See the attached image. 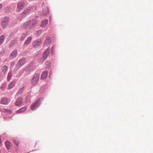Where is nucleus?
<instances>
[{
    "instance_id": "27",
    "label": "nucleus",
    "mask_w": 153,
    "mask_h": 153,
    "mask_svg": "<svg viewBox=\"0 0 153 153\" xmlns=\"http://www.w3.org/2000/svg\"><path fill=\"white\" fill-rule=\"evenodd\" d=\"M16 42V41L15 40L13 41L10 44V45L12 46L13 45V44H14Z\"/></svg>"
},
{
    "instance_id": "8",
    "label": "nucleus",
    "mask_w": 153,
    "mask_h": 153,
    "mask_svg": "<svg viewBox=\"0 0 153 153\" xmlns=\"http://www.w3.org/2000/svg\"><path fill=\"white\" fill-rule=\"evenodd\" d=\"M22 103V98H18L15 103V105L16 106H19Z\"/></svg>"
},
{
    "instance_id": "28",
    "label": "nucleus",
    "mask_w": 153,
    "mask_h": 153,
    "mask_svg": "<svg viewBox=\"0 0 153 153\" xmlns=\"http://www.w3.org/2000/svg\"><path fill=\"white\" fill-rule=\"evenodd\" d=\"M42 31L41 30H39L36 33V34L38 35V34H40L41 33Z\"/></svg>"
},
{
    "instance_id": "1",
    "label": "nucleus",
    "mask_w": 153,
    "mask_h": 153,
    "mask_svg": "<svg viewBox=\"0 0 153 153\" xmlns=\"http://www.w3.org/2000/svg\"><path fill=\"white\" fill-rule=\"evenodd\" d=\"M39 77V74H34L31 81V83L33 85H35L38 82Z\"/></svg>"
},
{
    "instance_id": "17",
    "label": "nucleus",
    "mask_w": 153,
    "mask_h": 153,
    "mask_svg": "<svg viewBox=\"0 0 153 153\" xmlns=\"http://www.w3.org/2000/svg\"><path fill=\"white\" fill-rule=\"evenodd\" d=\"M1 103L3 104H5L7 103V99L6 98H4L1 99Z\"/></svg>"
},
{
    "instance_id": "12",
    "label": "nucleus",
    "mask_w": 153,
    "mask_h": 153,
    "mask_svg": "<svg viewBox=\"0 0 153 153\" xmlns=\"http://www.w3.org/2000/svg\"><path fill=\"white\" fill-rule=\"evenodd\" d=\"M50 50L48 49L46 50L43 54V56L45 59L47 56H48Z\"/></svg>"
},
{
    "instance_id": "14",
    "label": "nucleus",
    "mask_w": 153,
    "mask_h": 153,
    "mask_svg": "<svg viewBox=\"0 0 153 153\" xmlns=\"http://www.w3.org/2000/svg\"><path fill=\"white\" fill-rule=\"evenodd\" d=\"M27 109V107H25L21 108L19 110L17 111L16 112L17 113H22L25 111Z\"/></svg>"
},
{
    "instance_id": "20",
    "label": "nucleus",
    "mask_w": 153,
    "mask_h": 153,
    "mask_svg": "<svg viewBox=\"0 0 153 153\" xmlns=\"http://www.w3.org/2000/svg\"><path fill=\"white\" fill-rule=\"evenodd\" d=\"M32 27L34 26L37 23V21L36 20H33L30 21Z\"/></svg>"
},
{
    "instance_id": "6",
    "label": "nucleus",
    "mask_w": 153,
    "mask_h": 153,
    "mask_svg": "<svg viewBox=\"0 0 153 153\" xmlns=\"http://www.w3.org/2000/svg\"><path fill=\"white\" fill-rule=\"evenodd\" d=\"M41 43V41L40 39H38L36 41L34 42L33 43V46L34 47L36 48L40 45Z\"/></svg>"
},
{
    "instance_id": "29",
    "label": "nucleus",
    "mask_w": 153,
    "mask_h": 153,
    "mask_svg": "<svg viewBox=\"0 0 153 153\" xmlns=\"http://www.w3.org/2000/svg\"><path fill=\"white\" fill-rule=\"evenodd\" d=\"M2 7V5L1 4H0V10L1 9Z\"/></svg>"
},
{
    "instance_id": "23",
    "label": "nucleus",
    "mask_w": 153,
    "mask_h": 153,
    "mask_svg": "<svg viewBox=\"0 0 153 153\" xmlns=\"http://www.w3.org/2000/svg\"><path fill=\"white\" fill-rule=\"evenodd\" d=\"M12 76V74L11 72H9L8 74L7 75V80L8 81H9L11 77Z\"/></svg>"
},
{
    "instance_id": "9",
    "label": "nucleus",
    "mask_w": 153,
    "mask_h": 153,
    "mask_svg": "<svg viewBox=\"0 0 153 153\" xmlns=\"http://www.w3.org/2000/svg\"><path fill=\"white\" fill-rule=\"evenodd\" d=\"M51 42V39L49 37H48L45 42L44 45L47 46L50 44Z\"/></svg>"
},
{
    "instance_id": "18",
    "label": "nucleus",
    "mask_w": 153,
    "mask_h": 153,
    "mask_svg": "<svg viewBox=\"0 0 153 153\" xmlns=\"http://www.w3.org/2000/svg\"><path fill=\"white\" fill-rule=\"evenodd\" d=\"M15 82H12L9 85L8 87V89H10L13 88L15 85Z\"/></svg>"
},
{
    "instance_id": "15",
    "label": "nucleus",
    "mask_w": 153,
    "mask_h": 153,
    "mask_svg": "<svg viewBox=\"0 0 153 153\" xmlns=\"http://www.w3.org/2000/svg\"><path fill=\"white\" fill-rule=\"evenodd\" d=\"M31 9L32 8L31 7H29L28 8L22 13L21 15L24 16V15H25L27 13H29L30 10H31Z\"/></svg>"
},
{
    "instance_id": "19",
    "label": "nucleus",
    "mask_w": 153,
    "mask_h": 153,
    "mask_svg": "<svg viewBox=\"0 0 153 153\" xmlns=\"http://www.w3.org/2000/svg\"><path fill=\"white\" fill-rule=\"evenodd\" d=\"M6 147L7 149H9L10 147V143L7 141L5 143Z\"/></svg>"
},
{
    "instance_id": "24",
    "label": "nucleus",
    "mask_w": 153,
    "mask_h": 153,
    "mask_svg": "<svg viewBox=\"0 0 153 153\" xmlns=\"http://www.w3.org/2000/svg\"><path fill=\"white\" fill-rule=\"evenodd\" d=\"M14 142L15 143L17 146H18L19 144V142L18 141L16 140H14Z\"/></svg>"
},
{
    "instance_id": "13",
    "label": "nucleus",
    "mask_w": 153,
    "mask_h": 153,
    "mask_svg": "<svg viewBox=\"0 0 153 153\" xmlns=\"http://www.w3.org/2000/svg\"><path fill=\"white\" fill-rule=\"evenodd\" d=\"M32 39V37L30 36H29L27 39L25 41L24 45H26L28 44L31 40Z\"/></svg>"
},
{
    "instance_id": "11",
    "label": "nucleus",
    "mask_w": 153,
    "mask_h": 153,
    "mask_svg": "<svg viewBox=\"0 0 153 153\" xmlns=\"http://www.w3.org/2000/svg\"><path fill=\"white\" fill-rule=\"evenodd\" d=\"M48 21L47 19H44L42 22L40 26L43 27L45 26L48 24Z\"/></svg>"
},
{
    "instance_id": "2",
    "label": "nucleus",
    "mask_w": 153,
    "mask_h": 153,
    "mask_svg": "<svg viewBox=\"0 0 153 153\" xmlns=\"http://www.w3.org/2000/svg\"><path fill=\"white\" fill-rule=\"evenodd\" d=\"M8 18L6 17L4 18L1 20V24L2 27L3 28H4L8 24Z\"/></svg>"
},
{
    "instance_id": "22",
    "label": "nucleus",
    "mask_w": 153,
    "mask_h": 153,
    "mask_svg": "<svg viewBox=\"0 0 153 153\" xmlns=\"http://www.w3.org/2000/svg\"><path fill=\"white\" fill-rule=\"evenodd\" d=\"M2 71L4 73H5L7 71V67L6 65H4L2 67Z\"/></svg>"
},
{
    "instance_id": "10",
    "label": "nucleus",
    "mask_w": 153,
    "mask_h": 153,
    "mask_svg": "<svg viewBox=\"0 0 153 153\" xmlns=\"http://www.w3.org/2000/svg\"><path fill=\"white\" fill-rule=\"evenodd\" d=\"M48 71H45L42 74L41 76V78L42 79H45L48 75Z\"/></svg>"
},
{
    "instance_id": "31",
    "label": "nucleus",
    "mask_w": 153,
    "mask_h": 153,
    "mask_svg": "<svg viewBox=\"0 0 153 153\" xmlns=\"http://www.w3.org/2000/svg\"><path fill=\"white\" fill-rule=\"evenodd\" d=\"M1 139H0V145H1Z\"/></svg>"
},
{
    "instance_id": "30",
    "label": "nucleus",
    "mask_w": 153,
    "mask_h": 153,
    "mask_svg": "<svg viewBox=\"0 0 153 153\" xmlns=\"http://www.w3.org/2000/svg\"><path fill=\"white\" fill-rule=\"evenodd\" d=\"M48 12V11L47 10L46 12L45 13H44V14H46Z\"/></svg>"
},
{
    "instance_id": "25",
    "label": "nucleus",
    "mask_w": 153,
    "mask_h": 153,
    "mask_svg": "<svg viewBox=\"0 0 153 153\" xmlns=\"http://www.w3.org/2000/svg\"><path fill=\"white\" fill-rule=\"evenodd\" d=\"M25 36H26L24 35H22V37H21L20 40H23L25 39Z\"/></svg>"
},
{
    "instance_id": "16",
    "label": "nucleus",
    "mask_w": 153,
    "mask_h": 153,
    "mask_svg": "<svg viewBox=\"0 0 153 153\" xmlns=\"http://www.w3.org/2000/svg\"><path fill=\"white\" fill-rule=\"evenodd\" d=\"M25 59H22L20 60L18 63V65L21 66L25 62Z\"/></svg>"
},
{
    "instance_id": "7",
    "label": "nucleus",
    "mask_w": 153,
    "mask_h": 153,
    "mask_svg": "<svg viewBox=\"0 0 153 153\" xmlns=\"http://www.w3.org/2000/svg\"><path fill=\"white\" fill-rule=\"evenodd\" d=\"M17 54V51L16 50L13 51L10 55L9 58L11 59H13L16 57Z\"/></svg>"
},
{
    "instance_id": "21",
    "label": "nucleus",
    "mask_w": 153,
    "mask_h": 153,
    "mask_svg": "<svg viewBox=\"0 0 153 153\" xmlns=\"http://www.w3.org/2000/svg\"><path fill=\"white\" fill-rule=\"evenodd\" d=\"M4 39V35H1L0 36V45L3 42Z\"/></svg>"
},
{
    "instance_id": "26",
    "label": "nucleus",
    "mask_w": 153,
    "mask_h": 153,
    "mask_svg": "<svg viewBox=\"0 0 153 153\" xmlns=\"http://www.w3.org/2000/svg\"><path fill=\"white\" fill-rule=\"evenodd\" d=\"M24 91V88H22L21 90H19L18 92L19 93H21Z\"/></svg>"
},
{
    "instance_id": "4",
    "label": "nucleus",
    "mask_w": 153,
    "mask_h": 153,
    "mask_svg": "<svg viewBox=\"0 0 153 153\" xmlns=\"http://www.w3.org/2000/svg\"><path fill=\"white\" fill-rule=\"evenodd\" d=\"M39 105V101H36L30 106L31 110H33L37 108Z\"/></svg>"
},
{
    "instance_id": "3",
    "label": "nucleus",
    "mask_w": 153,
    "mask_h": 153,
    "mask_svg": "<svg viewBox=\"0 0 153 153\" xmlns=\"http://www.w3.org/2000/svg\"><path fill=\"white\" fill-rule=\"evenodd\" d=\"M25 6V3L24 2H19L17 5V10L20 11L22 10Z\"/></svg>"
},
{
    "instance_id": "5",
    "label": "nucleus",
    "mask_w": 153,
    "mask_h": 153,
    "mask_svg": "<svg viewBox=\"0 0 153 153\" xmlns=\"http://www.w3.org/2000/svg\"><path fill=\"white\" fill-rule=\"evenodd\" d=\"M24 27L27 29H29L32 27L30 21H28L25 22L23 25Z\"/></svg>"
}]
</instances>
